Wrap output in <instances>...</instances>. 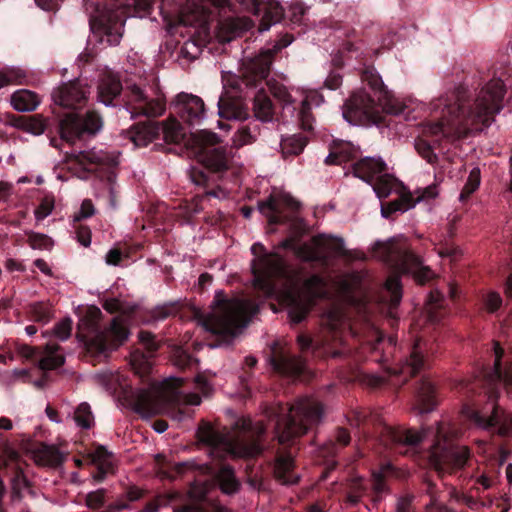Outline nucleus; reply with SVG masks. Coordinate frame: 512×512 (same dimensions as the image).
<instances>
[{"mask_svg": "<svg viewBox=\"0 0 512 512\" xmlns=\"http://www.w3.org/2000/svg\"><path fill=\"white\" fill-rule=\"evenodd\" d=\"M202 439L214 449H219L226 455L233 457H252L259 454L261 451L257 443L245 445L239 440L232 441L230 438L214 430H209L203 435Z\"/></svg>", "mask_w": 512, "mask_h": 512, "instance_id": "22", "label": "nucleus"}, {"mask_svg": "<svg viewBox=\"0 0 512 512\" xmlns=\"http://www.w3.org/2000/svg\"><path fill=\"white\" fill-rule=\"evenodd\" d=\"M362 82L367 84L377 97L378 103L364 90L355 92L345 103L343 118L351 125L371 126L380 120V111L399 115L405 109V104L394 96L385 86L380 75L373 69H367L362 74Z\"/></svg>", "mask_w": 512, "mask_h": 512, "instance_id": "2", "label": "nucleus"}, {"mask_svg": "<svg viewBox=\"0 0 512 512\" xmlns=\"http://www.w3.org/2000/svg\"><path fill=\"white\" fill-rule=\"evenodd\" d=\"M237 426L240 427L243 431L250 432L252 435L260 436L262 435L266 428L262 424V422H253L251 419H241L237 422Z\"/></svg>", "mask_w": 512, "mask_h": 512, "instance_id": "58", "label": "nucleus"}, {"mask_svg": "<svg viewBox=\"0 0 512 512\" xmlns=\"http://www.w3.org/2000/svg\"><path fill=\"white\" fill-rule=\"evenodd\" d=\"M274 474L276 479L284 485L296 484L300 475L293 470V459L290 454H284L277 458Z\"/></svg>", "mask_w": 512, "mask_h": 512, "instance_id": "30", "label": "nucleus"}, {"mask_svg": "<svg viewBox=\"0 0 512 512\" xmlns=\"http://www.w3.org/2000/svg\"><path fill=\"white\" fill-rule=\"evenodd\" d=\"M281 246L294 250L299 258L306 261H324L345 253L343 239L326 235L313 237L302 245H296L293 239H286Z\"/></svg>", "mask_w": 512, "mask_h": 512, "instance_id": "13", "label": "nucleus"}, {"mask_svg": "<svg viewBox=\"0 0 512 512\" xmlns=\"http://www.w3.org/2000/svg\"><path fill=\"white\" fill-rule=\"evenodd\" d=\"M439 194L437 185H429L425 188L417 189L414 192L402 191L399 198L388 203L386 206H381V215L388 218L394 212H406L415 207L417 203L429 202L435 199Z\"/></svg>", "mask_w": 512, "mask_h": 512, "instance_id": "18", "label": "nucleus"}, {"mask_svg": "<svg viewBox=\"0 0 512 512\" xmlns=\"http://www.w3.org/2000/svg\"><path fill=\"white\" fill-rule=\"evenodd\" d=\"M494 354H495V363H494V369L491 373H489L486 378L489 383H493L495 381H501L504 384H511L512 383V368H505V370L501 367V357L503 354L502 348L499 346L498 343H495L494 345Z\"/></svg>", "mask_w": 512, "mask_h": 512, "instance_id": "37", "label": "nucleus"}, {"mask_svg": "<svg viewBox=\"0 0 512 512\" xmlns=\"http://www.w3.org/2000/svg\"><path fill=\"white\" fill-rule=\"evenodd\" d=\"M423 365L424 360L422 349L420 347V343L417 342L414 344L409 358L405 359V361L402 363L399 373L412 376L416 374L420 368L423 367Z\"/></svg>", "mask_w": 512, "mask_h": 512, "instance_id": "41", "label": "nucleus"}, {"mask_svg": "<svg viewBox=\"0 0 512 512\" xmlns=\"http://www.w3.org/2000/svg\"><path fill=\"white\" fill-rule=\"evenodd\" d=\"M481 172L479 167H474L470 170L467 181L459 195L461 202L466 201L480 186Z\"/></svg>", "mask_w": 512, "mask_h": 512, "instance_id": "47", "label": "nucleus"}, {"mask_svg": "<svg viewBox=\"0 0 512 512\" xmlns=\"http://www.w3.org/2000/svg\"><path fill=\"white\" fill-rule=\"evenodd\" d=\"M31 313L35 321L47 323L51 318L50 308L44 303H34L31 305Z\"/></svg>", "mask_w": 512, "mask_h": 512, "instance_id": "56", "label": "nucleus"}, {"mask_svg": "<svg viewBox=\"0 0 512 512\" xmlns=\"http://www.w3.org/2000/svg\"><path fill=\"white\" fill-rule=\"evenodd\" d=\"M7 85L21 84L26 77L24 70L18 67H8L4 70Z\"/></svg>", "mask_w": 512, "mask_h": 512, "instance_id": "64", "label": "nucleus"}, {"mask_svg": "<svg viewBox=\"0 0 512 512\" xmlns=\"http://www.w3.org/2000/svg\"><path fill=\"white\" fill-rule=\"evenodd\" d=\"M372 253L374 258L385 262L395 271L411 274L420 284L434 277L432 270L423 265L422 261L410 251L402 236L393 237L386 242H375Z\"/></svg>", "mask_w": 512, "mask_h": 512, "instance_id": "6", "label": "nucleus"}, {"mask_svg": "<svg viewBox=\"0 0 512 512\" xmlns=\"http://www.w3.org/2000/svg\"><path fill=\"white\" fill-rule=\"evenodd\" d=\"M217 106L218 115L224 119L242 120L248 116L247 111L241 107L240 103L228 101L223 97L218 99Z\"/></svg>", "mask_w": 512, "mask_h": 512, "instance_id": "38", "label": "nucleus"}, {"mask_svg": "<svg viewBox=\"0 0 512 512\" xmlns=\"http://www.w3.org/2000/svg\"><path fill=\"white\" fill-rule=\"evenodd\" d=\"M325 283L319 276L309 277L301 289L291 286L283 294L281 301L286 305L290 320L301 322L307 315L310 305L315 298L324 297Z\"/></svg>", "mask_w": 512, "mask_h": 512, "instance_id": "8", "label": "nucleus"}, {"mask_svg": "<svg viewBox=\"0 0 512 512\" xmlns=\"http://www.w3.org/2000/svg\"><path fill=\"white\" fill-rule=\"evenodd\" d=\"M268 362L274 371L285 376L298 375L305 367L302 358L291 355L288 349L278 342L271 345V356Z\"/></svg>", "mask_w": 512, "mask_h": 512, "instance_id": "23", "label": "nucleus"}, {"mask_svg": "<svg viewBox=\"0 0 512 512\" xmlns=\"http://www.w3.org/2000/svg\"><path fill=\"white\" fill-rule=\"evenodd\" d=\"M387 436L394 444L398 446L414 447L424 439V432H418L411 429L408 430H393L387 429Z\"/></svg>", "mask_w": 512, "mask_h": 512, "instance_id": "35", "label": "nucleus"}, {"mask_svg": "<svg viewBox=\"0 0 512 512\" xmlns=\"http://www.w3.org/2000/svg\"><path fill=\"white\" fill-rule=\"evenodd\" d=\"M126 110L134 115L157 117L165 111V100L160 90L150 87L149 91L142 82L130 83L125 89Z\"/></svg>", "mask_w": 512, "mask_h": 512, "instance_id": "12", "label": "nucleus"}, {"mask_svg": "<svg viewBox=\"0 0 512 512\" xmlns=\"http://www.w3.org/2000/svg\"><path fill=\"white\" fill-rule=\"evenodd\" d=\"M253 110L255 117L262 122H270L274 117L273 104L264 91L255 95Z\"/></svg>", "mask_w": 512, "mask_h": 512, "instance_id": "36", "label": "nucleus"}, {"mask_svg": "<svg viewBox=\"0 0 512 512\" xmlns=\"http://www.w3.org/2000/svg\"><path fill=\"white\" fill-rule=\"evenodd\" d=\"M291 41V39H286L283 42L276 43L273 46V49H267L260 53L251 63L252 72L261 79L267 78L272 65L273 52L279 51L288 46Z\"/></svg>", "mask_w": 512, "mask_h": 512, "instance_id": "29", "label": "nucleus"}, {"mask_svg": "<svg viewBox=\"0 0 512 512\" xmlns=\"http://www.w3.org/2000/svg\"><path fill=\"white\" fill-rule=\"evenodd\" d=\"M434 443L431 447L430 462L438 473L449 472L453 468H461L466 463L469 451L467 447H455L451 438L455 433L449 423L437 424L433 431Z\"/></svg>", "mask_w": 512, "mask_h": 512, "instance_id": "7", "label": "nucleus"}, {"mask_svg": "<svg viewBox=\"0 0 512 512\" xmlns=\"http://www.w3.org/2000/svg\"><path fill=\"white\" fill-rule=\"evenodd\" d=\"M122 85L118 76L110 71L104 73L98 86V101L106 107L114 106V99L120 95Z\"/></svg>", "mask_w": 512, "mask_h": 512, "instance_id": "26", "label": "nucleus"}, {"mask_svg": "<svg viewBox=\"0 0 512 512\" xmlns=\"http://www.w3.org/2000/svg\"><path fill=\"white\" fill-rule=\"evenodd\" d=\"M160 123L147 121L138 124L131 132V140L135 146H146L160 136Z\"/></svg>", "mask_w": 512, "mask_h": 512, "instance_id": "31", "label": "nucleus"}, {"mask_svg": "<svg viewBox=\"0 0 512 512\" xmlns=\"http://www.w3.org/2000/svg\"><path fill=\"white\" fill-rule=\"evenodd\" d=\"M257 306L250 300L227 297L223 291H216L211 311L198 315V325L206 332L231 339L239 335L256 314Z\"/></svg>", "mask_w": 512, "mask_h": 512, "instance_id": "3", "label": "nucleus"}, {"mask_svg": "<svg viewBox=\"0 0 512 512\" xmlns=\"http://www.w3.org/2000/svg\"><path fill=\"white\" fill-rule=\"evenodd\" d=\"M26 450L37 465L56 466L62 462V454L53 445L39 443Z\"/></svg>", "mask_w": 512, "mask_h": 512, "instance_id": "27", "label": "nucleus"}, {"mask_svg": "<svg viewBox=\"0 0 512 512\" xmlns=\"http://www.w3.org/2000/svg\"><path fill=\"white\" fill-rule=\"evenodd\" d=\"M176 398L174 391L160 392L157 389L137 390L132 401L133 410L143 418L162 413L167 403Z\"/></svg>", "mask_w": 512, "mask_h": 512, "instance_id": "16", "label": "nucleus"}, {"mask_svg": "<svg viewBox=\"0 0 512 512\" xmlns=\"http://www.w3.org/2000/svg\"><path fill=\"white\" fill-rule=\"evenodd\" d=\"M13 469L14 472L10 480L13 498H17L19 500L25 498L26 496L35 498L36 493L31 488L30 483L24 475L19 464H17Z\"/></svg>", "mask_w": 512, "mask_h": 512, "instance_id": "33", "label": "nucleus"}, {"mask_svg": "<svg viewBox=\"0 0 512 512\" xmlns=\"http://www.w3.org/2000/svg\"><path fill=\"white\" fill-rule=\"evenodd\" d=\"M483 303L488 312L494 313L502 306L503 299L499 292L491 290L483 296Z\"/></svg>", "mask_w": 512, "mask_h": 512, "instance_id": "54", "label": "nucleus"}, {"mask_svg": "<svg viewBox=\"0 0 512 512\" xmlns=\"http://www.w3.org/2000/svg\"><path fill=\"white\" fill-rule=\"evenodd\" d=\"M10 103L19 112H30L39 106L40 98L30 90L20 89L11 95Z\"/></svg>", "mask_w": 512, "mask_h": 512, "instance_id": "32", "label": "nucleus"}, {"mask_svg": "<svg viewBox=\"0 0 512 512\" xmlns=\"http://www.w3.org/2000/svg\"><path fill=\"white\" fill-rule=\"evenodd\" d=\"M276 419L275 432L281 444L305 434L318 425L323 416V409L319 402L310 397L299 398L290 407H279L271 411Z\"/></svg>", "mask_w": 512, "mask_h": 512, "instance_id": "5", "label": "nucleus"}, {"mask_svg": "<svg viewBox=\"0 0 512 512\" xmlns=\"http://www.w3.org/2000/svg\"><path fill=\"white\" fill-rule=\"evenodd\" d=\"M491 414L478 412L470 408H464L463 412L476 425L482 428L496 427L497 433L501 436H508L512 432V413L500 411L495 405L494 396H489Z\"/></svg>", "mask_w": 512, "mask_h": 512, "instance_id": "17", "label": "nucleus"}, {"mask_svg": "<svg viewBox=\"0 0 512 512\" xmlns=\"http://www.w3.org/2000/svg\"><path fill=\"white\" fill-rule=\"evenodd\" d=\"M76 160L87 166L89 164H106L110 161L109 155L103 150H97L95 148L87 150V151H79L76 155H74ZM89 169L88 167H85Z\"/></svg>", "mask_w": 512, "mask_h": 512, "instance_id": "44", "label": "nucleus"}, {"mask_svg": "<svg viewBox=\"0 0 512 512\" xmlns=\"http://www.w3.org/2000/svg\"><path fill=\"white\" fill-rule=\"evenodd\" d=\"M202 52V45L198 44L195 40H187L181 48V55L189 60H194L200 56Z\"/></svg>", "mask_w": 512, "mask_h": 512, "instance_id": "57", "label": "nucleus"}, {"mask_svg": "<svg viewBox=\"0 0 512 512\" xmlns=\"http://www.w3.org/2000/svg\"><path fill=\"white\" fill-rule=\"evenodd\" d=\"M384 288L389 296L390 307H397L402 298L399 277L397 275L389 276L385 282Z\"/></svg>", "mask_w": 512, "mask_h": 512, "instance_id": "48", "label": "nucleus"}, {"mask_svg": "<svg viewBox=\"0 0 512 512\" xmlns=\"http://www.w3.org/2000/svg\"><path fill=\"white\" fill-rule=\"evenodd\" d=\"M173 512H230L226 507L218 502L212 501L205 506L186 505L175 509Z\"/></svg>", "mask_w": 512, "mask_h": 512, "instance_id": "53", "label": "nucleus"}, {"mask_svg": "<svg viewBox=\"0 0 512 512\" xmlns=\"http://www.w3.org/2000/svg\"><path fill=\"white\" fill-rule=\"evenodd\" d=\"M415 148L418 153L430 164H434L437 160L436 154L431 146L424 140L420 139L415 142Z\"/></svg>", "mask_w": 512, "mask_h": 512, "instance_id": "61", "label": "nucleus"}, {"mask_svg": "<svg viewBox=\"0 0 512 512\" xmlns=\"http://www.w3.org/2000/svg\"><path fill=\"white\" fill-rule=\"evenodd\" d=\"M176 113L191 125L199 124L206 117L203 100L193 94L181 92L173 102Z\"/></svg>", "mask_w": 512, "mask_h": 512, "instance_id": "25", "label": "nucleus"}, {"mask_svg": "<svg viewBox=\"0 0 512 512\" xmlns=\"http://www.w3.org/2000/svg\"><path fill=\"white\" fill-rule=\"evenodd\" d=\"M71 325L72 321L70 319L60 321L53 328V335L61 341L67 340L71 334Z\"/></svg>", "mask_w": 512, "mask_h": 512, "instance_id": "63", "label": "nucleus"}, {"mask_svg": "<svg viewBox=\"0 0 512 512\" xmlns=\"http://www.w3.org/2000/svg\"><path fill=\"white\" fill-rule=\"evenodd\" d=\"M307 144V139L302 135H291L282 138L280 147L282 154L286 156L300 154Z\"/></svg>", "mask_w": 512, "mask_h": 512, "instance_id": "43", "label": "nucleus"}, {"mask_svg": "<svg viewBox=\"0 0 512 512\" xmlns=\"http://www.w3.org/2000/svg\"><path fill=\"white\" fill-rule=\"evenodd\" d=\"M252 25V21L246 17L227 18L219 24L218 38L221 42H229Z\"/></svg>", "mask_w": 512, "mask_h": 512, "instance_id": "28", "label": "nucleus"}, {"mask_svg": "<svg viewBox=\"0 0 512 512\" xmlns=\"http://www.w3.org/2000/svg\"><path fill=\"white\" fill-rule=\"evenodd\" d=\"M128 330L122 318L115 317L112 319L110 327L96 333L89 341V348L99 353L116 349L128 338Z\"/></svg>", "mask_w": 512, "mask_h": 512, "instance_id": "19", "label": "nucleus"}, {"mask_svg": "<svg viewBox=\"0 0 512 512\" xmlns=\"http://www.w3.org/2000/svg\"><path fill=\"white\" fill-rule=\"evenodd\" d=\"M92 461L98 466V470L104 472H112L115 459L113 453L108 451L104 446H98L92 452Z\"/></svg>", "mask_w": 512, "mask_h": 512, "instance_id": "45", "label": "nucleus"}, {"mask_svg": "<svg viewBox=\"0 0 512 512\" xmlns=\"http://www.w3.org/2000/svg\"><path fill=\"white\" fill-rule=\"evenodd\" d=\"M344 315L339 307H333L325 314V324L330 329H336L343 321Z\"/></svg>", "mask_w": 512, "mask_h": 512, "instance_id": "60", "label": "nucleus"}, {"mask_svg": "<svg viewBox=\"0 0 512 512\" xmlns=\"http://www.w3.org/2000/svg\"><path fill=\"white\" fill-rule=\"evenodd\" d=\"M352 146L350 144H344L341 149L337 150V151H333V152H330L326 158H325V163L326 164H340L344 161H347V160H350L351 158H353V153H352Z\"/></svg>", "mask_w": 512, "mask_h": 512, "instance_id": "50", "label": "nucleus"}, {"mask_svg": "<svg viewBox=\"0 0 512 512\" xmlns=\"http://www.w3.org/2000/svg\"><path fill=\"white\" fill-rule=\"evenodd\" d=\"M273 93L283 102L284 110L292 114L297 111L296 119L303 130H313L314 118L311 109L323 102V97L318 92L299 89L287 91L285 88H278Z\"/></svg>", "mask_w": 512, "mask_h": 512, "instance_id": "11", "label": "nucleus"}, {"mask_svg": "<svg viewBox=\"0 0 512 512\" xmlns=\"http://www.w3.org/2000/svg\"><path fill=\"white\" fill-rule=\"evenodd\" d=\"M221 490L225 494H232L239 488V482L235 478L234 471L229 466H223L217 475Z\"/></svg>", "mask_w": 512, "mask_h": 512, "instance_id": "46", "label": "nucleus"}, {"mask_svg": "<svg viewBox=\"0 0 512 512\" xmlns=\"http://www.w3.org/2000/svg\"><path fill=\"white\" fill-rule=\"evenodd\" d=\"M434 387L428 380L422 381L418 390V408L420 413H429L432 411L435 403L433 401Z\"/></svg>", "mask_w": 512, "mask_h": 512, "instance_id": "42", "label": "nucleus"}, {"mask_svg": "<svg viewBox=\"0 0 512 512\" xmlns=\"http://www.w3.org/2000/svg\"><path fill=\"white\" fill-rule=\"evenodd\" d=\"M95 214V208L91 200H84L81 204L79 211L73 215V222H79L81 220L92 217Z\"/></svg>", "mask_w": 512, "mask_h": 512, "instance_id": "62", "label": "nucleus"}, {"mask_svg": "<svg viewBox=\"0 0 512 512\" xmlns=\"http://www.w3.org/2000/svg\"><path fill=\"white\" fill-rule=\"evenodd\" d=\"M252 272L255 287L263 290L266 295H273L275 287L268 279L286 275V267L277 254H265L253 260Z\"/></svg>", "mask_w": 512, "mask_h": 512, "instance_id": "15", "label": "nucleus"}, {"mask_svg": "<svg viewBox=\"0 0 512 512\" xmlns=\"http://www.w3.org/2000/svg\"><path fill=\"white\" fill-rule=\"evenodd\" d=\"M103 127L102 117L93 110L86 112L84 117L74 113L64 115L59 122V134L62 140L74 144L83 135H95Z\"/></svg>", "mask_w": 512, "mask_h": 512, "instance_id": "14", "label": "nucleus"}, {"mask_svg": "<svg viewBox=\"0 0 512 512\" xmlns=\"http://www.w3.org/2000/svg\"><path fill=\"white\" fill-rule=\"evenodd\" d=\"M90 89L86 83L80 80L62 83L53 93L55 104L71 109L83 107L89 97Z\"/></svg>", "mask_w": 512, "mask_h": 512, "instance_id": "21", "label": "nucleus"}, {"mask_svg": "<svg viewBox=\"0 0 512 512\" xmlns=\"http://www.w3.org/2000/svg\"><path fill=\"white\" fill-rule=\"evenodd\" d=\"M76 424L83 428L89 429L94 424V417L91 408L87 403H81L74 412L73 416Z\"/></svg>", "mask_w": 512, "mask_h": 512, "instance_id": "49", "label": "nucleus"}, {"mask_svg": "<svg viewBox=\"0 0 512 512\" xmlns=\"http://www.w3.org/2000/svg\"><path fill=\"white\" fill-rule=\"evenodd\" d=\"M23 129L33 135H41L46 129V121L41 115L28 117L23 123Z\"/></svg>", "mask_w": 512, "mask_h": 512, "instance_id": "51", "label": "nucleus"}, {"mask_svg": "<svg viewBox=\"0 0 512 512\" xmlns=\"http://www.w3.org/2000/svg\"><path fill=\"white\" fill-rule=\"evenodd\" d=\"M132 365L136 372L143 377L151 368L150 361L142 354L136 352L132 355Z\"/></svg>", "mask_w": 512, "mask_h": 512, "instance_id": "59", "label": "nucleus"}, {"mask_svg": "<svg viewBox=\"0 0 512 512\" xmlns=\"http://www.w3.org/2000/svg\"><path fill=\"white\" fill-rule=\"evenodd\" d=\"M221 138L207 129L199 130L187 141L194 157L212 171H222L228 167V157L224 148L217 146Z\"/></svg>", "mask_w": 512, "mask_h": 512, "instance_id": "10", "label": "nucleus"}, {"mask_svg": "<svg viewBox=\"0 0 512 512\" xmlns=\"http://www.w3.org/2000/svg\"><path fill=\"white\" fill-rule=\"evenodd\" d=\"M102 6L90 19V28L101 43L112 46L120 43L125 20L143 17L151 7V0H133V6L124 0H107Z\"/></svg>", "mask_w": 512, "mask_h": 512, "instance_id": "4", "label": "nucleus"}, {"mask_svg": "<svg viewBox=\"0 0 512 512\" xmlns=\"http://www.w3.org/2000/svg\"><path fill=\"white\" fill-rule=\"evenodd\" d=\"M259 134V125L255 121L242 124L232 137L233 146L241 148L245 145L252 144L256 141Z\"/></svg>", "mask_w": 512, "mask_h": 512, "instance_id": "34", "label": "nucleus"}, {"mask_svg": "<svg viewBox=\"0 0 512 512\" xmlns=\"http://www.w3.org/2000/svg\"><path fill=\"white\" fill-rule=\"evenodd\" d=\"M160 127V135L166 142L178 144L185 138L186 132L176 119H168L160 123Z\"/></svg>", "mask_w": 512, "mask_h": 512, "instance_id": "39", "label": "nucleus"}, {"mask_svg": "<svg viewBox=\"0 0 512 512\" xmlns=\"http://www.w3.org/2000/svg\"><path fill=\"white\" fill-rule=\"evenodd\" d=\"M227 0H189L181 12L180 23L184 26L205 28L210 7H223Z\"/></svg>", "mask_w": 512, "mask_h": 512, "instance_id": "24", "label": "nucleus"}, {"mask_svg": "<svg viewBox=\"0 0 512 512\" xmlns=\"http://www.w3.org/2000/svg\"><path fill=\"white\" fill-rule=\"evenodd\" d=\"M59 347L55 343H48L38 366L41 370H51L61 366L64 362L62 353L58 352Z\"/></svg>", "mask_w": 512, "mask_h": 512, "instance_id": "40", "label": "nucleus"}, {"mask_svg": "<svg viewBox=\"0 0 512 512\" xmlns=\"http://www.w3.org/2000/svg\"><path fill=\"white\" fill-rule=\"evenodd\" d=\"M26 234L28 236V243L32 249H38V250L51 249L53 242L47 235L42 234V233H36L33 231H29Z\"/></svg>", "mask_w": 512, "mask_h": 512, "instance_id": "52", "label": "nucleus"}, {"mask_svg": "<svg viewBox=\"0 0 512 512\" xmlns=\"http://www.w3.org/2000/svg\"><path fill=\"white\" fill-rule=\"evenodd\" d=\"M353 174L370 184L379 199L388 197L398 187L381 157H363L353 165Z\"/></svg>", "mask_w": 512, "mask_h": 512, "instance_id": "9", "label": "nucleus"}, {"mask_svg": "<svg viewBox=\"0 0 512 512\" xmlns=\"http://www.w3.org/2000/svg\"><path fill=\"white\" fill-rule=\"evenodd\" d=\"M285 208L297 210L299 203L290 194L273 189L266 200L258 202V210L267 217L270 224H278L283 221V210Z\"/></svg>", "mask_w": 512, "mask_h": 512, "instance_id": "20", "label": "nucleus"}, {"mask_svg": "<svg viewBox=\"0 0 512 512\" xmlns=\"http://www.w3.org/2000/svg\"><path fill=\"white\" fill-rule=\"evenodd\" d=\"M504 85L500 79H492L476 94L466 99L462 88L432 103V110L440 112V119L424 126L425 135L440 136L451 140L482 131L494 121L503 107Z\"/></svg>", "mask_w": 512, "mask_h": 512, "instance_id": "1", "label": "nucleus"}, {"mask_svg": "<svg viewBox=\"0 0 512 512\" xmlns=\"http://www.w3.org/2000/svg\"><path fill=\"white\" fill-rule=\"evenodd\" d=\"M54 210L53 197L46 196L42 199L39 206L35 209L34 215L37 222L48 217Z\"/></svg>", "mask_w": 512, "mask_h": 512, "instance_id": "55", "label": "nucleus"}]
</instances>
